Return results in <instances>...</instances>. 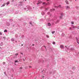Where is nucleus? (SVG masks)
<instances>
[{
	"label": "nucleus",
	"mask_w": 79,
	"mask_h": 79,
	"mask_svg": "<svg viewBox=\"0 0 79 79\" xmlns=\"http://www.w3.org/2000/svg\"><path fill=\"white\" fill-rule=\"evenodd\" d=\"M23 69V68H22V67H20V69Z\"/></svg>",
	"instance_id": "obj_23"
},
{
	"label": "nucleus",
	"mask_w": 79,
	"mask_h": 79,
	"mask_svg": "<svg viewBox=\"0 0 79 79\" xmlns=\"http://www.w3.org/2000/svg\"><path fill=\"white\" fill-rule=\"evenodd\" d=\"M29 67L30 68H31V66H29Z\"/></svg>",
	"instance_id": "obj_32"
},
{
	"label": "nucleus",
	"mask_w": 79,
	"mask_h": 79,
	"mask_svg": "<svg viewBox=\"0 0 79 79\" xmlns=\"http://www.w3.org/2000/svg\"><path fill=\"white\" fill-rule=\"evenodd\" d=\"M2 0H1V1H2Z\"/></svg>",
	"instance_id": "obj_38"
},
{
	"label": "nucleus",
	"mask_w": 79,
	"mask_h": 79,
	"mask_svg": "<svg viewBox=\"0 0 79 79\" xmlns=\"http://www.w3.org/2000/svg\"><path fill=\"white\" fill-rule=\"evenodd\" d=\"M60 48H62V49H64V45H60Z\"/></svg>",
	"instance_id": "obj_1"
},
{
	"label": "nucleus",
	"mask_w": 79,
	"mask_h": 79,
	"mask_svg": "<svg viewBox=\"0 0 79 79\" xmlns=\"http://www.w3.org/2000/svg\"><path fill=\"white\" fill-rule=\"evenodd\" d=\"M65 47L67 49H68L67 47L66 46H65Z\"/></svg>",
	"instance_id": "obj_25"
},
{
	"label": "nucleus",
	"mask_w": 79,
	"mask_h": 79,
	"mask_svg": "<svg viewBox=\"0 0 79 79\" xmlns=\"http://www.w3.org/2000/svg\"><path fill=\"white\" fill-rule=\"evenodd\" d=\"M13 1H14V0H13Z\"/></svg>",
	"instance_id": "obj_35"
},
{
	"label": "nucleus",
	"mask_w": 79,
	"mask_h": 79,
	"mask_svg": "<svg viewBox=\"0 0 79 79\" xmlns=\"http://www.w3.org/2000/svg\"><path fill=\"white\" fill-rule=\"evenodd\" d=\"M56 24L57 23H56Z\"/></svg>",
	"instance_id": "obj_37"
},
{
	"label": "nucleus",
	"mask_w": 79,
	"mask_h": 79,
	"mask_svg": "<svg viewBox=\"0 0 79 79\" xmlns=\"http://www.w3.org/2000/svg\"><path fill=\"white\" fill-rule=\"evenodd\" d=\"M47 1H49V0H47Z\"/></svg>",
	"instance_id": "obj_33"
},
{
	"label": "nucleus",
	"mask_w": 79,
	"mask_h": 79,
	"mask_svg": "<svg viewBox=\"0 0 79 79\" xmlns=\"http://www.w3.org/2000/svg\"><path fill=\"white\" fill-rule=\"evenodd\" d=\"M4 39H5L6 38V37H3Z\"/></svg>",
	"instance_id": "obj_28"
},
{
	"label": "nucleus",
	"mask_w": 79,
	"mask_h": 79,
	"mask_svg": "<svg viewBox=\"0 0 79 79\" xmlns=\"http://www.w3.org/2000/svg\"><path fill=\"white\" fill-rule=\"evenodd\" d=\"M0 35H2V33L1 32L0 33Z\"/></svg>",
	"instance_id": "obj_27"
},
{
	"label": "nucleus",
	"mask_w": 79,
	"mask_h": 79,
	"mask_svg": "<svg viewBox=\"0 0 79 79\" xmlns=\"http://www.w3.org/2000/svg\"><path fill=\"white\" fill-rule=\"evenodd\" d=\"M54 45H55V42H53L52 43Z\"/></svg>",
	"instance_id": "obj_17"
},
{
	"label": "nucleus",
	"mask_w": 79,
	"mask_h": 79,
	"mask_svg": "<svg viewBox=\"0 0 79 79\" xmlns=\"http://www.w3.org/2000/svg\"><path fill=\"white\" fill-rule=\"evenodd\" d=\"M48 26H51V24H50V23H48Z\"/></svg>",
	"instance_id": "obj_9"
},
{
	"label": "nucleus",
	"mask_w": 79,
	"mask_h": 79,
	"mask_svg": "<svg viewBox=\"0 0 79 79\" xmlns=\"http://www.w3.org/2000/svg\"><path fill=\"white\" fill-rule=\"evenodd\" d=\"M10 3V2H8L7 3H6L7 5H8Z\"/></svg>",
	"instance_id": "obj_16"
},
{
	"label": "nucleus",
	"mask_w": 79,
	"mask_h": 79,
	"mask_svg": "<svg viewBox=\"0 0 79 79\" xmlns=\"http://www.w3.org/2000/svg\"><path fill=\"white\" fill-rule=\"evenodd\" d=\"M14 39H11L12 41H14Z\"/></svg>",
	"instance_id": "obj_20"
},
{
	"label": "nucleus",
	"mask_w": 79,
	"mask_h": 79,
	"mask_svg": "<svg viewBox=\"0 0 79 79\" xmlns=\"http://www.w3.org/2000/svg\"><path fill=\"white\" fill-rule=\"evenodd\" d=\"M41 3H42V2H41V1H38V3H37V4L38 5V4H41Z\"/></svg>",
	"instance_id": "obj_2"
},
{
	"label": "nucleus",
	"mask_w": 79,
	"mask_h": 79,
	"mask_svg": "<svg viewBox=\"0 0 79 79\" xmlns=\"http://www.w3.org/2000/svg\"><path fill=\"white\" fill-rule=\"evenodd\" d=\"M20 57H21V56H20Z\"/></svg>",
	"instance_id": "obj_40"
},
{
	"label": "nucleus",
	"mask_w": 79,
	"mask_h": 79,
	"mask_svg": "<svg viewBox=\"0 0 79 79\" xmlns=\"http://www.w3.org/2000/svg\"><path fill=\"white\" fill-rule=\"evenodd\" d=\"M21 46H23V44H21Z\"/></svg>",
	"instance_id": "obj_30"
},
{
	"label": "nucleus",
	"mask_w": 79,
	"mask_h": 79,
	"mask_svg": "<svg viewBox=\"0 0 79 79\" xmlns=\"http://www.w3.org/2000/svg\"><path fill=\"white\" fill-rule=\"evenodd\" d=\"M66 8H67V9H68V8H70L69 6H66Z\"/></svg>",
	"instance_id": "obj_6"
},
{
	"label": "nucleus",
	"mask_w": 79,
	"mask_h": 79,
	"mask_svg": "<svg viewBox=\"0 0 79 79\" xmlns=\"http://www.w3.org/2000/svg\"><path fill=\"white\" fill-rule=\"evenodd\" d=\"M4 64H5V62H3V64L4 65Z\"/></svg>",
	"instance_id": "obj_19"
},
{
	"label": "nucleus",
	"mask_w": 79,
	"mask_h": 79,
	"mask_svg": "<svg viewBox=\"0 0 79 79\" xmlns=\"http://www.w3.org/2000/svg\"><path fill=\"white\" fill-rule=\"evenodd\" d=\"M15 56H17L19 55V54L18 53H16V54H15Z\"/></svg>",
	"instance_id": "obj_13"
},
{
	"label": "nucleus",
	"mask_w": 79,
	"mask_h": 79,
	"mask_svg": "<svg viewBox=\"0 0 79 79\" xmlns=\"http://www.w3.org/2000/svg\"><path fill=\"white\" fill-rule=\"evenodd\" d=\"M44 47H45V48H46V46H44Z\"/></svg>",
	"instance_id": "obj_22"
},
{
	"label": "nucleus",
	"mask_w": 79,
	"mask_h": 79,
	"mask_svg": "<svg viewBox=\"0 0 79 79\" xmlns=\"http://www.w3.org/2000/svg\"><path fill=\"white\" fill-rule=\"evenodd\" d=\"M44 76H43V75H42V77L43 78H44Z\"/></svg>",
	"instance_id": "obj_21"
},
{
	"label": "nucleus",
	"mask_w": 79,
	"mask_h": 79,
	"mask_svg": "<svg viewBox=\"0 0 79 79\" xmlns=\"http://www.w3.org/2000/svg\"><path fill=\"white\" fill-rule=\"evenodd\" d=\"M30 24H32V23H31V22H30Z\"/></svg>",
	"instance_id": "obj_26"
},
{
	"label": "nucleus",
	"mask_w": 79,
	"mask_h": 79,
	"mask_svg": "<svg viewBox=\"0 0 79 79\" xmlns=\"http://www.w3.org/2000/svg\"><path fill=\"white\" fill-rule=\"evenodd\" d=\"M77 43L78 44H79V43L78 42L77 40Z\"/></svg>",
	"instance_id": "obj_31"
},
{
	"label": "nucleus",
	"mask_w": 79,
	"mask_h": 79,
	"mask_svg": "<svg viewBox=\"0 0 79 79\" xmlns=\"http://www.w3.org/2000/svg\"><path fill=\"white\" fill-rule=\"evenodd\" d=\"M55 10V9L54 8H53L52 9H51L50 10V11H52Z\"/></svg>",
	"instance_id": "obj_4"
},
{
	"label": "nucleus",
	"mask_w": 79,
	"mask_h": 79,
	"mask_svg": "<svg viewBox=\"0 0 79 79\" xmlns=\"http://www.w3.org/2000/svg\"><path fill=\"white\" fill-rule=\"evenodd\" d=\"M63 15V14H61V16H60V18L61 19L62 18Z\"/></svg>",
	"instance_id": "obj_3"
},
{
	"label": "nucleus",
	"mask_w": 79,
	"mask_h": 79,
	"mask_svg": "<svg viewBox=\"0 0 79 79\" xmlns=\"http://www.w3.org/2000/svg\"><path fill=\"white\" fill-rule=\"evenodd\" d=\"M21 54H23V52H20Z\"/></svg>",
	"instance_id": "obj_29"
},
{
	"label": "nucleus",
	"mask_w": 79,
	"mask_h": 79,
	"mask_svg": "<svg viewBox=\"0 0 79 79\" xmlns=\"http://www.w3.org/2000/svg\"><path fill=\"white\" fill-rule=\"evenodd\" d=\"M78 29H79V27H78Z\"/></svg>",
	"instance_id": "obj_36"
},
{
	"label": "nucleus",
	"mask_w": 79,
	"mask_h": 79,
	"mask_svg": "<svg viewBox=\"0 0 79 79\" xmlns=\"http://www.w3.org/2000/svg\"><path fill=\"white\" fill-rule=\"evenodd\" d=\"M25 59H26V58H25V57H23V60L24 61L25 60Z\"/></svg>",
	"instance_id": "obj_8"
},
{
	"label": "nucleus",
	"mask_w": 79,
	"mask_h": 79,
	"mask_svg": "<svg viewBox=\"0 0 79 79\" xmlns=\"http://www.w3.org/2000/svg\"><path fill=\"white\" fill-rule=\"evenodd\" d=\"M46 37H47V38H49V35H46Z\"/></svg>",
	"instance_id": "obj_14"
},
{
	"label": "nucleus",
	"mask_w": 79,
	"mask_h": 79,
	"mask_svg": "<svg viewBox=\"0 0 79 79\" xmlns=\"http://www.w3.org/2000/svg\"><path fill=\"white\" fill-rule=\"evenodd\" d=\"M55 32V31H53V32H52V34H54Z\"/></svg>",
	"instance_id": "obj_15"
},
{
	"label": "nucleus",
	"mask_w": 79,
	"mask_h": 79,
	"mask_svg": "<svg viewBox=\"0 0 79 79\" xmlns=\"http://www.w3.org/2000/svg\"><path fill=\"white\" fill-rule=\"evenodd\" d=\"M75 1H76V0H75Z\"/></svg>",
	"instance_id": "obj_39"
},
{
	"label": "nucleus",
	"mask_w": 79,
	"mask_h": 79,
	"mask_svg": "<svg viewBox=\"0 0 79 79\" xmlns=\"http://www.w3.org/2000/svg\"><path fill=\"white\" fill-rule=\"evenodd\" d=\"M65 2L67 4H69V2H68V1H65Z\"/></svg>",
	"instance_id": "obj_5"
},
{
	"label": "nucleus",
	"mask_w": 79,
	"mask_h": 79,
	"mask_svg": "<svg viewBox=\"0 0 79 79\" xmlns=\"http://www.w3.org/2000/svg\"><path fill=\"white\" fill-rule=\"evenodd\" d=\"M6 4V3H5L4 4H3L2 6H5Z\"/></svg>",
	"instance_id": "obj_10"
},
{
	"label": "nucleus",
	"mask_w": 79,
	"mask_h": 79,
	"mask_svg": "<svg viewBox=\"0 0 79 79\" xmlns=\"http://www.w3.org/2000/svg\"><path fill=\"white\" fill-rule=\"evenodd\" d=\"M70 29H71V28H70Z\"/></svg>",
	"instance_id": "obj_41"
},
{
	"label": "nucleus",
	"mask_w": 79,
	"mask_h": 79,
	"mask_svg": "<svg viewBox=\"0 0 79 79\" xmlns=\"http://www.w3.org/2000/svg\"><path fill=\"white\" fill-rule=\"evenodd\" d=\"M71 23H72V24H74V23L73 21H72V22H71Z\"/></svg>",
	"instance_id": "obj_11"
},
{
	"label": "nucleus",
	"mask_w": 79,
	"mask_h": 79,
	"mask_svg": "<svg viewBox=\"0 0 79 79\" xmlns=\"http://www.w3.org/2000/svg\"><path fill=\"white\" fill-rule=\"evenodd\" d=\"M32 45L33 46H34V44H33Z\"/></svg>",
	"instance_id": "obj_34"
},
{
	"label": "nucleus",
	"mask_w": 79,
	"mask_h": 79,
	"mask_svg": "<svg viewBox=\"0 0 79 79\" xmlns=\"http://www.w3.org/2000/svg\"><path fill=\"white\" fill-rule=\"evenodd\" d=\"M18 62V60H15V62Z\"/></svg>",
	"instance_id": "obj_18"
},
{
	"label": "nucleus",
	"mask_w": 79,
	"mask_h": 79,
	"mask_svg": "<svg viewBox=\"0 0 79 79\" xmlns=\"http://www.w3.org/2000/svg\"><path fill=\"white\" fill-rule=\"evenodd\" d=\"M4 32H7V30H6V29H5V30L4 31Z\"/></svg>",
	"instance_id": "obj_12"
},
{
	"label": "nucleus",
	"mask_w": 79,
	"mask_h": 79,
	"mask_svg": "<svg viewBox=\"0 0 79 79\" xmlns=\"http://www.w3.org/2000/svg\"><path fill=\"white\" fill-rule=\"evenodd\" d=\"M61 6V5H59V6H58L57 7H56V6H55V7H59V8H60Z\"/></svg>",
	"instance_id": "obj_7"
},
{
	"label": "nucleus",
	"mask_w": 79,
	"mask_h": 79,
	"mask_svg": "<svg viewBox=\"0 0 79 79\" xmlns=\"http://www.w3.org/2000/svg\"><path fill=\"white\" fill-rule=\"evenodd\" d=\"M43 4H45V2H43Z\"/></svg>",
	"instance_id": "obj_24"
}]
</instances>
